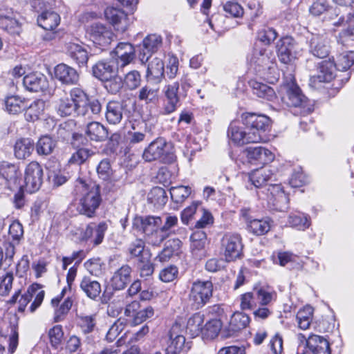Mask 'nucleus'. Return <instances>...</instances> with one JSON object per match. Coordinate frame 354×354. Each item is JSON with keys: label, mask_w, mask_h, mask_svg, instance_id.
<instances>
[{"label": "nucleus", "mask_w": 354, "mask_h": 354, "mask_svg": "<svg viewBox=\"0 0 354 354\" xmlns=\"http://www.w3.org/2000/svg\"><path fill=\"white\" fill-rule=\"evenodd\" d=\"M20 175L17 165L6 161L0 162V178L5 180L8 187L17 183Z\"/></svg>", "instance_id": "30"}, {"label": "nucleus", "mask_w": 354, "mask_h": 354, "mask_svg": "<svg viewBox=\"0 0 354 354\" xmlns=\"http://www.w3.org/2000/svg\"><path fill=\"white\" fill-rule=\"evenodd\" d=\"M37 23L46 30H53L60 23V17L53 10H46L37 17Z\"/></svg>", "instance_id": "34"}, {"label": "nucleus", "mask_w": 354, "mask_h": 354, "mask_svg": "<svg viewBox=\"0 0 354 354\" xmlns=\"http://www.w3.org/2000/svg\"><path fill=\"white\" fill-rule=\"evenodd\" d=\"M123 82L129 89L134 90L140 85V74L138 71H131L126 74Z\"/></svg>", "instance_id": "63"}, {"label": "nucleus", "mask_w": 354, "mask_h": 354, "mask_svg": "<svg viewBox=\"0 0 354 354\" xmlns=\"http://www.w3.org/2000/svg\"><path fill=\"white\" fill-rule=\"evenodd\" d=\"M66 53L79 67L86 66L88 53L83 46L74 42H68L66 44Z\"/></svg>", "instance_id": "22"}, {"label": "nucleus", "mask_w": 354, "mask_h": 354, "mask_svg": "<svg viewBox=\"0 0 354 354\" xmlns=\"http://www.w3.org/2000/svg\"><path fill=\"white\" fill-rule=\"evenodd\" d=\"M85 133L91 140L95 142H104L109 136L108 129L98 122H89Z\"/></svg>", "instance_id": "33"}, {"label": "nucleus", "mask_w": 354, "mask_h": 354, "mask_svg": "<svg viewBox=\"0 0 354 354\" xmlns=\"http://www.w3.org/2000/svg\"><path fill=\"white\" fill-rule=\"evenodd\" d=\"M277 50L279 61L290 64L297 58L299 46L292 37H284L277 42Z\"/></svg>", "instance_id": "11"}, {"label": "nucleus", "mask_w": 354, "mask_h": 354, "mask_svg": "<svg viewBox=\"0 0 354 354\" xmlns=\"http://www.w3.org/2000/svg\"><path fill=\"white\" fill-rule=\"evenodd\" d=\"M80 288L87 297L93 300H95L101 293L100 283L88 276L82 278Z\"/></svg>", "instance_id": "31"}, {"label": "nucleus", "mask_w": 354, "mask_h": 354, "mask_svg": "<svg viewBox=\"0 0 354 354\" xmlns=\"http://www.w3.org/2000/svg\"><path fill=\"white\" fill-rule=\"evenodd\" d=\"M204 315L200 313H194L187 321V328L193 336L203 333Z\"/></svg>", "instance_id": "44"}, {"label": "nucleus", "mask_w": 354, "mask_h": 354, "mask_svg": "<svg viewBox=\"0 0 354 354\" xmlns=\"http://www.w3.org/2000/svg\"><path fill=\"white\" fill-rule=\"evenodd\" d=\"M162 45V37L156 34L147 36L142 41V47L138 55L142 63L147 62L153 53L156 52Z\"/></svg>", "instance_id": "19"}, {"label": "nucleus", "mask_w": 354, "mask_h": 354, "mask_svg": "<svg viewBox=\"0 0 354 354\" xmlns=\"http://www.w3.org/2000/svg\"><path fill=\"white\" fill-rule=\"evenodd\" d=\"M55 109L61 117L69 116L75 113L77 114V109L74 102L67 96L61 97L55 101Z\"/></svg>", "instance_id": "36"}, {"label": "nucleus", "mask_w": 354, "mask_h": 354, "mask_svg": "<svg viewBox=\"0 0 354 354\" xmlns=\"http://www.w3.org/2000/svg\"><path fill=\"white\" fill-rule=\"evenodd\" d=\"M272 171L268 168L254 169L249 174V180L257 188L263 187L272 178Z\"/></svg>", "instance_id": "35"}, {"label": "nucleus", "mask_w": 354, "mask_h": 354, "mask_svg": "<svg viewBox=\"0 0 354 354\" xmlns=\"http://www.w3.org/2000/svg\"><path fill=\"white\" fill-rule=\"evenodd\" d=\"M70 99L73 100L77 109V115L85 116L86 111L84 110L86 104L88 100L86 93L79 88H73L70 91Z\"/></svg>", "instance_id": "38"}, {"label": "nucleus", "mask_w": 354, "mask_h": 354, "mask_svg": "<svg viewBox=\"0 0 354 354\" xmlns=\"http://www.w3.org/2000/svg\"><path fill=\"white\" fill-rule=\"evenodd\" d=\"M158 90L150 86L146 85L142 87L138 92V97L145 103H153L158 100Z\"/></svg>", "instance_id": "56"}, {"label": "nucleus", "mask_w": 354, "mask_h": 354, "mask_svg": "<svg viewBox=\"0 0 354 354\" xmlns=\"http://www.w3.org/2000/svg\"><path fill=\"white\" fill-rule=\"evenodd\" d=\"M272 54L257 46L247 56V62L250 69L262 76H268L275 70Z\"/></svg>", "instance_id": "4"}, {"label": "nucleus", "mask_w": 354, "mask_h": 354, "mask_svg": "<svg viewBox=\"0 0 354 354\" xmlns=\"http://www.w3.org/2000/svg\"><path fill=\"white\" fill-rule=\"evenodd\" d=\"M243 244L241 236L235 232H226L221 239V254L226 262L235 261L243 257Z\"/></svg>", "instance_id": "5"}, {"label": "nucleus", "mask_w": 354, "mask_h": 354, "mask_svg": "<svg viewBox=\"0 0 354 354\" xmlns=\"http://www.w3.org/2000/svg\"><path fill=\"white\" fill-rule=\"evenodd\" d=\"M249 232L257 236L266 234L270 230V220L269 218L256 219L250 221L247 225Z\"/></svg>", "instance_id": "41"}, {"label": "nucleus", "mask_w": 354, "mask_h": 354, "mask_svg": "<svg viewBox=\"0 0 354 354\" xmlns=\"http://www.w3.org/2000/svg\"><path fill=\"white\" fill-rule=\"evenodd\" d=\"M90 39L102 50H104L112 41L113 33L110 27L101 24L94 23L87 28Z\"/></svg>", "instance_id": "10"}, {"label": "nucleus", "mask_w": 354, "mask_h": 354, "mask_svg": "<svg viewBox=\"0 0 354 354\" xmlns=\"http://www.w3.org/2000/svg\"><path fill=\"white\" fill-rule=\"evenodd\" d=\"M185 344L183 329L178 323L172 325L168 333L167 346L166 350L170 354H180Z\"/></svg>", "instance_id": "13"}, {"label": "nucleus", "mask_w": 354, "mask_h": 354, "mask_svg": "<svg viewBox=\"0 0 354 354\" xmlns=\"http://www.w3.org/2000/svg\"><path fill=\"white\" fill-rule=\"evenodd\" d=\"M148 200L156 206H162L167 201V193L163 188L155 187L149 192Z\"/></svg>", "instance_id": "53"}, {"label": "nucleus", "mask_w": 354, "mask_h": 354, "mask_svg": "<svg viewBox=\"0 0 354 354\" xmlns=\"http://www.w3.org/2000/svg\"><path fill=\"white\" fill-rule=\"evenodd\" d=\"M76 189H82L84 194L79 199L77 211L88 218H93L102 203L100 186L96 184L87 185L82 178H77Z\"/></svg>", "instance_id": "1"}, {"label": "nucleus", "mask_w": 354, "mask_h": 354, "mask_svg": "<svg viewBox=\"0 0 354 354\" xmlns=\"http://www.w3.org/2000/svg\"><path fill=\"white\" fill-rule=\"evenodd\" d=\"M113 53L117 57L116 64L120 68L129 64L136 57L134 46L129 42H120Z\"/></svg>", "instance_id": "20"}, {"label": "nucleus", "mask_w": 354, "mask_h": 354, "mask_svg": "<svg viewBox=\"0 0 354 354\" xmlns=\"http://www.w3.org/2000/svg\"><path fill=\"white\" fill-rule=\"evenodd\" d=\"M221 323L220 320L216 319H212L205 324L203 328V333H202V334L213 339L218 335L221 330Z\"/></svg>", "instance_id": "64"}, {"label": "nucleus", "mask_w": 354, "mask_h": 354, "mask_svg": "<svg viewBox=\"0 0 354 354\" xmlns=\"http://www.w3.org/2000/svg\"><path fill=\"white\" fill-rule=\"evenodd\" d=\"M288 223L290 227L302 230L308 228L310 225L309 217L301 212L290 214L288 218Z\"/></svg>", "instance_id": "48"}, {"label": "nucleus", "mask_w": 354, "mask_h": 354, "mask_svg": "<svg viewBox=\"0 0 354 354\" xmlns=\"http://www.w3.org/2000/svg\"><path fill=\"white\" fill-rule=\"evenodd\" d=\"M45 108V102L42 100H37L32 102L26 109L24 116L27 121L34 122L37 120L43 113Z\"/></svg>", "instance_id": "42"}, {"label": "nucleus", "mask_w": 354, "mask_h": 354, "mask_svg": "<svg viewBox=\"0 0 354 354\" xmlns=\"http://www.w3.org/2000/svg\"><path fill=\"white\" fill-rule=\"evenodd\" d=\"M250 317L243 313L236 312L232 315L230 321V330L233 332L239 331L248 326Z\"/></svg>", "instance_id": "45"}, {"label": "nucleus", "mask_w": 354, "mask_h": 354, "mask_svg": "<svg viewBox=\"0 0 354 354\" xmlns=\"http://www.w3.org/2000/svg\"><path fill=\"white\" fill-rule=\"evenodd\" d=\"M164 75L163 62L158 58H153L148 64L147 70V77H151L155 80H159Z\"/></svg>", "instance_id": "50"}, {"label": "nucleus", "mask_w": 354, "mask_h": 354, "mask_svg": "<svg viewBox=\"0 0 354 354\" xmlns=\"http://www.w3.org/2000/svg\"><path fill=\"white\" fill-rule=\"evenodd\" d=\"M56 145L55 141L48 136L41 137L36 144V151L39 156L50 154Z\"/></svg>", "instance_id": "47"}, {"label": "nucleus", "mask_w": 354, "mask_h": 354, "mask_svg": "<svg viewBox=\"0 0 354 354\" xmlns=\"http://www.w3.org/2000/svg\"><path fill=\"white\" fill-rule=\"evenodd\" d=\"M104 88L111 94L115 95L118 93L123 87L124 82L118 73L107 80H104Z\"/></svg>", "instance_id": "58"}, {"label": "nucleus", "mask_w": 354, "mask_h": 354, "mask_svg": "<svg viewBox=\"0 0 354 354\" xmlns=\"http://www.w3.org/2000/svg\"><path fill=\"white\" fill-rule=\"evenodd\" d=\"M130 114L131 111L125 101L110 100L106 104L104 117L111 125L120 124L123 119L129 118Z\"/></svg>", "instance_id": "7"}, {"label": "nucleus", "mask_w": 354, "mask_h": 354, "mask_svg": "<svg viewBox=\"0 0 354 354\" xmlns=\"http://www.w3.org/2000/svg\"><path fill=\"white\" fill-rule=\"evenodd\" d=\"M191 194V188L187 186L172 187L170 189L171 200L177 204L182 203Z\"/></svg>", "instance_id": "55"}, {"label": "nucleus", "mask_w": 354, "mask_h": 354, "mask_svg": "<svg viewBox=\"0 0 354 354\" xmlns=\"http://www.w3.org/2000/svg\"><path fill=\"white\" fill-rule=\"evenodd\" d=\"M33 149L34 143L30 138H21L15 144V156L19 160L26 159L30 156Z\"/></svg>", "instance_id": "37"}, {"label": "nucleus", "mask_w": 354, "mask_h": 354, "mask_svg": "<svg viewBox=\"0 0 354 354\" xmlns=\"http://www.w3.org/2000/svg\"><path fill=\"white\" fill-rule=\"evenodd\" d=\"M142 158L147 162L158 161L171 164L175 161L176 156L172 143L167 142L163 137H158L145 149Z\"/></svg>", "instance_id": "2"}, {"label": "nucleus", "mask_w": 354, "mask_h": 354, "mask_svg": "<svg viewBox=\"0 0 354 354\" xmlns=\"http://www.w3.org/2000/svg\"><path fill=\"white\" fill-rule=\"evenodd\" d=\"M181 245V241L178 239L169 240L166 243V247L156 257V260L163 263L169 260L173 256L176 250L178 249Z\"/></svg>", "instance_id": "46"}, {"label": "nucleus", "mask_w": 354, "mask_h": 354, "mask_svg": "<svg viewBox=\"0 0 354 354\" xmlns=\"http://www.w3.org/2000/svg\"><path fill=\"white\" fill-rule=\"evenodd\" d=\"M162 219L160 216H147L136 217L133 221V226L142 231L145 234L149 236L155 233L159 238L160 225Z\"/></svg>", "instance_id": "17"}, {"label": "nucleus", "mask_w": 354, "mask_h": 354, "mask_svg": "<svg viewBox=\"0 0 354 354\" xmlns=\"http://www.w3.org/2000/svg\"><path fill=\"white\" fill-rule=\"evenodd\" d=\"M43 169L36 161L30 162L26 167L24 188L28 193H34L38 191L43 182Z\"/></svg>", "instance_id": "9"}, {"label": "nucleus", "mask_w": 354, "mask_h": 354, "mask_svg": "<svg viewBox=\"0 0 354 354\" xmlns=\"http://www.w3.org/2000/svg\"><path fill=\"white\" fill-rule=\"evenodd\" d=\"M104 15L117 31L124 32L130 24L128 14L120 8L108 7L104 11Z\"/></svg>", "instance_id": "15"}, {"label": "nucleus", "mask_w": 354, "mask_h": 354, "mask_svg": "<svg viewBox=\"0 0 354 354\" xmlns=\"http://www.w3.org/2000/svg\"><path fill=\"white\" fill-rule=\"evenodd\" d=\"M178 89V82H174L167 86L165 90L166 99L162 111L163 114L167 115L174 112L179 106Z\"/></svg>", "instance_id": "25"}, {"label": "nucleus", "mask_w": 354, "mask_h": 354, "mask_svg": "<svg viewBox=\"0 0 354 354\" xmlns=\"http://www.w3.org/2000/svg\"><path fill=\"white\" fill-rule=\"evenodd\" d=\"M243 154L248 161L253 165H266L274 159V155L270 150L260 146L249 147L244 150Z\"/></svg>", "instance_id": "16"}, {"label": "nucleus", "mask_w": 354, "mask_h": 354, "mask_svg": "<svg viewBox=\"0 0 354 354\" xmlns=\"http://www.w3.org/2000/svg\"><path fill=\"white\" fill-rule=\"evenodd\" d=\"M282 101L288 106L305 107L306 100L300 88L292 83L286 88V93L281 97Z\"/></svg>", "instance_id": "21"}, {"label": "nucleus", "mask_w": 354, "mask_h": 354, "mask_svg": "<svg viewBox=\"0 0 354 354\" xmlns=\"http://www.w3.org/2000/svg\"><path fill=\"white\" fill-rule=\"evenodd\" d=\"M55 77L63 84H76L79 80V74L71 66L65 64H59L55 67Z\"/></svg>", "instance_id": "23"}, {"label": "nucleus", "mask_w": 354, "mask_h": 354, "mask_svg": "<svg viewBox=\"0 0 354 354\" xmlns=\"http://www.w3.org/2000/svg\"><path fill=\"white\" fill-rule=\"evenodd\" d=\"M307 39L309 52L314 57L324 59L329 55L330 41L326 34L312 33Z\"/></svg>", "instance_id": "12"}, {"label": "nucleus", "mask_w": 354, "mask_h": 354, "mask_svg": "<svg viewBox=\"0 0 354 354\" xmlns=\"http://www.w3.org/2000/svg\"><path fill=\"white\" fill-rule=\"evenodd\" d=\"M313 315V308L310 306H306L299 310L296 317L298 326L302 330L308 329L312 322Z\"/></svg>", "instance_id": "49"}, {"label": "nucleus", "mask_w": 354, "mask_h": 354, "mask_svg": "<svg viewBox=\"0 0 354 354\" xmlns=\"http://www.w3.org/2000/svg\"><path fill=\"white\" fill-rule=\"evenodd\" d=\"M120 68L115 60H100L93 66L92 74L95 77L103 82L118 73Z\"/></svg>", "instance_id": "18"}, {"label": "nucleus", "mask_w": 354, "mask_h": 354, "mask_svg": "<svg viewBox=\"0 0 354 354\" xmlns=\"http://www.w3.org/2000/svg\"><path fill=\"white\" fill-rule=\"evenodd\" d=\"M178 218L176 216L168 215L166 217L165 224L160 228L159 241L152 242L151 243L154 245H158L162 242L169 236L167 232L171 227L177 225Z\"/></svg>", "instance_id": "59"}, {"label": "nucleus", "mask_w": 354, "mask_h": 354, "mask_svg": "<svg viewBox=\"0 0 354 354\" xmlns=\"http://www.w3.org/2000/svg\"><path fill=\"white\" fill-rule=\"evenodd\" d=\"M227 137L234 143L243 145L248 143H256L254 140H250L248 130L243 131L236 124V122L230 123L227 129Z\"/></svg>", "instance_id": "32"}, {"label": "nucleus", "mask_w": 354, "mask_h": 354, "mask_svg": "<svg viewBox=\"0 0 354 354\" xmlns=\"http://www.w3.org/2000/svg\"><path fill=\"white\" fill-rule=\"evenodd\" d=\"M223 10L227 17L241 18L244 14L243 7L234 1H227L223 4Z\"/></svg>", "instance_id": "57"}, {"label": "nucleus", "mask_w": 354, "mask_h": 354, "mask_svg": "<svg viewBox=\"0 0 354 354\" xmlns=\"http://www.w3.org/2000/svg\"><path fill=\"white\" fill-rule=\"evenodd\" d=\"M127 252L131 258H138V260L151 254L149 250L145 249V241L140 239H136L128 245Z\"/></svg>", "instance_id": "43"}, {"label": "nucleus", "mask_w": 354, "mask_h": 354, "mask_svg": "<svg viewBox=\"0 0 354 354\" xmlns=\"http://www.w3.org/2000/svg\"><path fill=\"white\" fill-rule=\"evenodd\" d=\"M79 325L84 334L92 333L96 325L95 315H81Z\"/></svg>", "instance_id": "61"}, {"label": "nucleus", "mask_w": 354, "mask_h": 354, "mask_svg": "<svg viewBox=\"0 0 354 354\" xmlns=\"http://www.w3.org/2000/svg\"><path fill=\"white\" fill-rule=\"evenodd\" d=\"M337 70L335 60H324L319 64L318 74L313 77L314 82H329L335 77V72Z\"/></svg>", "instance_id": "29"}, {"label": "nucleus", "mask_w": 354, "mask_h": 354, "mask_svg": "<svg viewBox=\"0 0 354 354\" xmlns=\"http://www.w3.org/2000/svg\"><path fill=\"white\" fill-rule=\"evenodd\" d=\"M93 236L91 243L93 245L97 246L102 243L104 234L108 229V225L105 222L102 221L97 225L93 223Z\"/></svg>", "instance_id": "60"}, {"label": "nucleus", "mask_w": 354, "mask_h": 354, "mask_svg": "<svg viewBox=\"0 0 354 354\" xmlns=\"http://www.w3.org/2000/svg\"><path fill=\"white\" fill-rule=\"evenodd\" d=\"M23 84L29 91L40 92L47 88L48 81L43 74L30 73L24 77Z\"/></svg>", "instance_id": "27"}, {"label": "nucleus", "mask_w": 354, "mask_h": 354, "mask_svg": "<svg viewBox=\"0 0 354 354\" xmlns=\"http://www.w3.org/2000/svg\"><path fill=\"white\" fill-rule=\"evenodd\" d=\"M267 191L268 201L274 209L284 211L288 208L289 198L281 185H269Z\"/></svg>", "instance_id": "14"}, {"label": "nucleus", "mask_w": 354, "mask_h": 354, "mask_svg": "<svg viewBox=\"0 0 354 354\" xmlns=\"http://www.w3.org/2000/svg\"><path fill=\"white\" fill-rule=\"evenodd\" d=\"M97 174L98 177L103 180H109L112 175L111 162L108 158L102 160L97 166Z\"/></svg>", "instance_id": "62"}, {"label": "nucleus", "mask_w": 354, "mask_h": 354, "mask_svg": "<svg viewBox=\"0 0 354 354\" xmlns=\"http://www.w3.org/2000/svg\"><path fill=\"white\" fill-rule=\"evenodd\" d=\"M94 154L95 152L91 149L80 148L71 155L68 162L71 165H81Z\"/></svg>", "instance_id": "52"}, {"label": "nucleus", "mask_w": 354, "mask_h": 354, "mask_svg": "<svg viewBox=\"0 0 354 354\" xmlns=\"http://www.w3.org/2000/svg\"><path fill=\"white\" fill-rule=\"evenodd\" d=\"M254 95L260 98L271 101L275 97L274 89L268 85L257 81L250 82Z\"/></svg>", "instance_id": "40"}, {"label": "nucleus", "mask_w": 354, "mask_h": 354, "mask_svg": "<svg viewBox=\"0 0 354 354\" xmlns=\"http://www.w3.org/2000/svg\"><path fill=\"white\" fill-rule=\"evenodd\" d=\"M241 119L245 129L249 132V138L256 143L266 140L265 132L269 128L270 120L264 115L254 113H244Z\"/></svg>", "instance_id": "3"}, {"label": "nucleus", "mask_w": 354, "mask_h": 354, "mask_svg": "<svg viewBox=\"0 0 354 354\" xmlns=\"http://www.w3.org/2000/svg\"><path fill=\"white\" fill-rule=\"evenodd\" d=\"M150 259L151 254L144 256L142 259L138 260L137 268L141 277H150L154 272V266L151 262Z\"/></svg>", "instance_id": "54"}, {"label": "nucleus", "mask_w": 354, "mask_h": 354, "mask_svg": "<svg viewBox=\"0 0 354 354\" xmlns=\"http://www.w3.org/2000/svg\"><path fill=\"white\" fill-rule=\"evenodd\" d=\"M132 269L129 265H123L118 269L111 279V285L114 290H123L131 281Z\"/></svg>", "instance_id": "26"}, {"label": "nucleus", "mask_w": 354, "mask_h": 354, "mask_svg": "<svg viewBox=\"0 0 354 354\" xmlns=\"http://www.w3.org/2000/svg\"><path fill=\"white\" fill-rule=\"evenodd\" d=\"M337 70L347 71L354 64V51L350 50L339 54L335 61Z\"/></svg>", "instance_id": "51"}, {"label": "nucleus", "mask_w": 354, "mask_h": 354, "mask_svg": "<svg viewBox=\"0 0 354 354\" xmlns=\"http://www.w3.org/2000/svg\"><path fill=\"white\" fill-rule=\"evenodd\" d=\"M0 28L12 35H18L21 27L11 9L0 11Z\"/></svg>", "instance_id": "28"}, {"label": "nucleus", "mask_w": 354, "mask_h": 354, "mask_svg": "<svg viewBox=\"0 0 354 354\" xmlns=\"http://www.w3.org/2000/svg\"><path fill=\"white\" fill-rule=\"evenodd\" d=\"M310 12L315 16H319L327 11L328 17L333 21L335 26H342L345 21L350 20V14L344 15L339 8H335L328 10V3L326 0H317L310 8Z\"/></svg>", "instance_id": "8"}, {"label": "nucleus", "mask_w": 354, "mask_h": 354, "mask_svg": "<svg viewBox=\"0 0 354 354\" xmlns=\"http://www.w3.org/2000/svg\"><path fill=\"white\" fill-rule=\"evenodd\" d=\"M6 110L10 114H18L26 109L27 105L24 98L18 95H10L4 100Z\"/></svg>", "instance_id": "39"}, {"label": "nucleus", "mask_w": 354, "mask_h": 354, "mask_svg": "<svg viewBox=\"0 0 354 354\" xmlns=\"http://www.w3.org/2000/svg\"><path fill=\"white\" fill-rule=\"evenodd\" d=\"M213 283L211 281L197 280L192 283L189 301L193 308L199 309L203 307L212 297Z\"/></svg>", "instance_id": "6"}, {"label": "nucleus", "mask_w": 354, "mask_h": 354, "mask_svg": "<svg viewBox=\"0 0 354 354\" xmlns=\"http://www.w3.org/2000/svg\"><path fill=\"white\" fill-rule=\"evenodd\" d=\"M306 346L313 354H331L329 342L323 336L310 334L306 339Z\"/></svg>", "instance_id": "24"}]
</instances>
